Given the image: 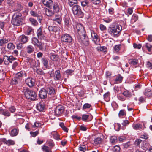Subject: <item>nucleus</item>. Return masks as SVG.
I'll use <instances>...</instances> for the list:
<instances>
[{
    "instance_id": "obj_50",
    "label": "nucleus",
    "mask_w": 152,
    "mask_h": 152,
    "mask_svg": "<svg viewBox=\"0 0 152 152\" xmlns=\"http://www.w3.org/2000/svg\"><path fill=\"white\" fill-rule=\"evenodd\" d=\"M7 48L10 50H13L15 48V46L13 43H9L7 45Z\"/></svg>"
},
{
    "instance_id": "obj_30",
    "label": "nucleus",
    "mask_w": 152,
    "mask_h": 152,
    "mask_svg": "<svg viewBox=\"0 0 152 152\" xmlns=\"http://www.w3.org/2000/svg\"><path fill=\"white\" fill-rule=\"evenodd\" d=\"M122 94L126 98H127V99H128L132 96L131 92L127 90H126L124 91Z\"/></svg>"
},
{
    "instance_id": "obj_36",
    "label": "nucleus",
    "mask_w": 152,
    "mask_h": 152,
    "mask_svg": "<svg viewBox=\"0 0 152 152\" xmlns=\"http://www.w3.org/2000/svg\"><path fill=\"white\" fill-rule=\"evenodd\" d=\"M50 58L51 60L54 61H57L59 59V56L54 54H53L51 55Z\"/></svg>"
},
{
    "instance_id": "obj_45",
    "label": "nucleus",
    "mask_w": 152,
    "mask_h": 152,
    "mask_svg": "<svg viewBox=\"0 0 152 152\" xmlns=\"http://www.w3.org/2000/svg\"><path fill=\"white\" fill-rule=\"evenodd\" d=\"M33 47L31 45H29L27 47V52L28 53H31L34 51Z\"/></svg>"
},
{
    "instance_id": "obj_22",
    "label": "nucleus",
    "mask_w": 152,
    "mask_h": 152,
    "mask_svg": "<svg viewBox=\"0 0 152 152\" xmlns=\"http://www.w3.org/2000/svg\"><path fill=\"white\" fill-rule=\"evenodd\" d=\"M28 37L27 36L23 35L19 37L18 39L20 42H21L23 43H25L28 41Z\"/></svg>"
},
{
    "instance_id": "obj_28",
    "label": "nucleus",
    "mask_w": 152,
    "mask_h": 152,
    "mask_svg": "<svg viewBox=\"0 0 152 152\" xmlns=\"http://www.w3.org/2000/svg\"><path fill=\"white\" fill-rule=\"evenodd\" d=\"M123 77L120 75L118 74L116 76L115 80V82L116 83H121L123 79Z\"/></svg>"
},
{
    "instance_id": "obj_38",
    "label": "nucleus",
    "mask_w": 152,
    "mask_h": 152,
    "mask_svg": "<svg viewBox=\"0 0 152 152\" xmlns=\"http://www.w3.org/2000/svg\"><path fill=\"white\" fill-rule=\"evenodd\" d=\"M144 95L146 96L149 97L152 96V91L149 89H146L144 92Z\"/></svg>"
},
{
    "instance_id": "obj_11",
    "label": "nucleus",
    "mask_w": 152,
    "mask_h": 152,
    "mask_svg": "<svg viewBox=\"0 0 152 152\" xmlns=\"http://www.w3.org/2000/svg\"><path fill=\"white\" fill-rule=\"evenodd\" d=\"M82 42L86 46H88L89 45V40L86 35V34H85V35H82L79 36Z\"/></svg>"
},
{
    "instance_id": "obj_52",
    "label": "nucleus",
    "mask_w": 152,
    "mask_h": 152,
    "mask_svg": "<svg viewBox=\"0 0 152 152\" xmlns=\"http://www.w3.org/2000/svg\"><path fill=\"white\" fill-rule=\"evenodd\" d=\"M30 22L34 26H36L38 24V22L37 21L32 18H30L29 19Z\"/></svg>"
},
{
    "instance_id": "obj_44",
    "label": "nucleus",
    "mask_w": 152,
    "mask_h": 152,
    "mask_svg": "<svg viewBox=\"0 0 152 152\" xmlns=\"http://www.w3.org/2000/svg\"><path fill=\"white\" fill-rule=\"evenodd\" d=\"M8 42V39H6L3 38L0 39V45L2 46L4 44Z\"/></svg>"
},
{
    "instance_id": "obj_48",
    "label": "nucleus",
    "mask_w": 152,
    "mask_h": 152,
    "mask_svg": "<svg viewBox=\"0 0 152 152\" xmlns=\"http://www.w3.org/2000/svg\"><path fill=\"white\" fill-rule=\"evenodd\" d=\"M42 149L45 152H50L51 151V149L49 147L45 145H43Z\"/></svg>"
},
{
    "instance_id": "obj_8",
    "label": "nucleus",
    "mask_w": 152,
    "mask_h": 152,
    "mask_svg": "<svg viewBox=\"0 0 152 152\" xmlns=\"http://www.w3.org/2000/svg\"><path fill=\"white\" fill-rule=\"evenodd\" d=\"M46 90L48 95V96L52 98V99H54L56 90L52 87H49L46 88Z\"/></svg>"
},
{
    "instance_id": "obj_49",
    "label": "nucleus",
    "mask_w": 152,
    "mask_h": 152,
    "mask_svg": "<svg viewBox=\"0 0 152 152\" xmlns=\"http://www.w3.org/2000/svg\"><path fill=\"white\" fill-rule=\"evenodd\" d=\"M8 109L10 113H15L16 110V108L14 106H11L9 107L8 108Z\"/></svg>"
},
{
    "instance_id": "obj_37",
    "label": "nucleus",
    "mask_w": 152,
    "mask_h": 152,
    "mask_svg": "<svg viewBox=\"0 0 152 152\" xmlns=\"http://www.w3.org/2000/svg\"><path fill=\"white\" fill-rule=\"evenodd\" d=\"M110 92H107L105 93L103 95L104 98V100L107 102L109 101L110 99Z\"/></svg>"
},
{
    "instance_id": "obj_12",
    "label": "nucleus",
    "mask_w": 152,
    "mask_h": 152,
    "mask_svg": "<svg viewBox=\"0 0 152 152\" xmlns=\"http://www.w3.org/2000/svg\"><path fill=\"white\" fill-rule=\"evenodd\" d=\"M53 78L55 81L61 80V75L59 70H57L55 71L53 74Z\"/></svg>"
},
{
    "instance_id": "obj_6",
    "label": "nucleus",
    "mask_w": 152,
    "mask_h": 152,
    "mask_svg": "<svg viewBox=\"0 0 152 152\" xmlns=\"http://www.w3.org/2000/svg\"><path fill=\"white\" fill-rule=\"evenodd\" d=\"M62 42L64 43H71L72 40L71 36L69 34H64L62 35L61 37Z\"/></svg>"
},
{
    "instance_id": "obj_29",
    "label": "nucleus",
    "mask_w": 152,
    "mask_h": 152,
    "mask_svg": "<svg viewBox=\"0 0 152 152\" xmlns=\"http://www.w3.org/2000/svg\"><path fill=\"white\" fill-rule=\"evenodd\" d=\"M145 47L149 53V54L152 53V45L148 43H146Z\"/></svg>"
},
{
    "instance_id": "obj_58",
    "label": "nucleus",
    "mask_w": 152,
    "mask_h": 152,
    "mask_svg": "<svg viewBox=\"0 0 152 152\" xmlns=\"http://www.w3.org/2000/svg\"><path fill=\"white\" fill-rule=\"evenodd\" d=\"M121 47V44H119L118 45H115L114 47V50H115L118 52L119 50H120Z\"/></svg>"
},
{
    "instance_id": "obj_51",
    "label": "nucleus",
    "mask_w": 152,
    "mask_h": 152,
    "mask_svg": "<svg viewBox=\"0 0 152 152\" xmlns=\"http://www.w3.org/2000/svg\"><path fill=\"white\" fill-rule=\"evenodd\" d=\"M87 149L86 146L84 145H80L79 148V149L80 151L83 152H85Z\"/></svg>"
},
{
    "instance_id": "obj_13",
    "label": "nucleus",
    "mask_w": 152,
    "mask_h": 152,
    "mask_svg": "<svg viewBox=\"0 0 152 152\" xmlns=\"http://www.w3.org/2000/svg\"><path fill=\"white\" fill-rule=\"evenodd\" d=\"M91 36L93 39V41L96 45H98L100 41L98 36L97 34L94 31H92L91 32Z\"/></svg>"
},
{
    "instance_id": "obj_61",
    "label": "nucleus",
    "mask_w": 152,
    "mask_h": 152,
    "mask_svg": "<svg viewBox=\"0 0 152 152\" xmlns=\"http://www.w3.org/2000/svg\"><path fill=\"white\" fill-rule=\"evenodd\" d=\"M39 133L38 131H36L35 132H30V134L31 136L33 137H35Z\"/></svg>"
},
{
    "instance_id": "obj_62",
    "label": "nucleus",
    "mask_w": 152,
    "mask_h": 152,
    "mask_svg": "<svg viewBox=\"0 0 152 152\" xmlns=\"http://www.w3.org/2000/svg\"><path fill=\"white\" fill-rule=\"evenodd\" d=\"M91 2L94 4L97 5L101 3L100 0H91Z\"/></svg>"
},
{
    "instance_id": "obj_21",
    "label": "nucleus",
    "mask_w": 152,
    "mask_h": 152,
    "mask_svg": "<svg viewBox=\"0 0 152 152\" xmlns=\"http://www.w3.org/2000/svg\"><path fill=\"white\" fill-rule=\"evenodd\" d=\"M26 76V74L25 71H21L18 72L16 75L15 77L19 79L20 81L22 78Z\"/></svg>"
},
{
    "instance_id": "obj_46",
    "label": "nucleus",
    "mask_w": 152,
    "mask_h": 152,
    "mask_svg": "<svg viewBox=\"0 0 152 152\" xmlns=\"http://www.w3.org/2000/svg\"><path fill=\"white\" fill-rule=\"evenodd\" d=\"M77 0H68V4L70 7L73 6L74 4H77Z\"/></svg>"
},
{
    "instance_id": "obj_26",
    "label": "nucleus",
    "mask_w": 152,
    "mask_h": 152,
    "mask_svg": "<svg viewBox=\"0 0 152 152\" xmlns=\"http://www.w3.org/2000/svg\"><path fill=\"white\" fill-rule=\"evenodd\" d=\"M128 62L131 65L136 66L138 63V61L135 58L130 59L129 60Z\"/></svg>"
},
{
    "instance_id": "obj_23",
    "label": "nucleus",
    "mask_w": 152,
    "mask_h": 152,
    "mask_svg": "<svg viewBox=\"0 0 152 152\" xmlns=\"http://www.w3.org/2000/svg\"><path fill=\"white\" fill-rule=\"evenodd\" d=\"M54 12H58L61 10V8L57 3H54L53 5Z\"/></svg>"
},
{
    "instance_id": "obj_2",
    "label": "nucleus",
    "mask_w": 152,
    "mask_h": 152,
    "mask_svg": "<svg viewBox=\"0 0 152 152\" xmlns=\"http://www.w3.org/2000/svg\"><path fill=\"white\" fill-rule=\"evenodd\" d=\"M122 29V26L118 24L112 26L108 29V32L114 37H117L119 35V33Z\"/></svg>"
},
{
    "instance_id": "obj_9",
    "label": "nucleus",
    "mask_w": 152,
    "mask_h": 152,
    "mask_svg": "<svg viewBox=\"0 0 152 152\" xmlns=\"http://www.w3.org/2000/svg\"><path fill=\"white\" fill-rule=\"evenodd\" d=\"M28 63L30 64L31 67L39 66L40 62L39 60L34 59L31 58H28L27 59Z\"/></svg>"
},
{
    "instance_id": "obj_3",
    "label": "nucleus",
    "mask_w": 152,
    "mask_h": 152,
    "mask_svg": "<svg viewBox=\"0 0 152 152\" xmlns=\"http://www.w3.org/2000/svg\"><path fill=\"white\" fill-rule=\"evenodd\" d=\"M22 16V14L20 13H15L12 16L11 21L12 24L16 26H19L23 20Z\"/></svg>"
},
{
    "instance_id": "obj_41",
    "label": "nucleus",
    "mask_w": 152,
    "mask_h": 152,
    "mask_svg": "<svg viewBox=\"0 0 152 152\" xmlns=\"http://www.w3.org/2000/svg\"><path fill=\"white\" fill-rule=\"evenodd\" d=\"M129 123V122L127 120H124L122 123V125H123L121 129L124 130L125 129V126H127Z\"/></svg>"
},
{
    "instance_id": "obj_35",
    "label": "nucleus",
    "mask_w": 152,
    "mask_h": 152,
    "mask_svg": "<svg viewBox=\"0 0 152 152\" xmlns=\"http://www.w3.org/2000/svg\"><path fill=\"white\" fill-rule=\"evenodd\" d=\"M19 81H20L19 79L15 76V77L11 80L10 84L12 85H15L18 84V82Z\"/></svg>"
},
{
    "instance_id": "obj_17",
    "label": "nucleus",
    "mask_w": 152,
    "mask_h": 152,
    "mask_svg": "<svg viewBox=\"0 0 152 152\" xmlns=\"http://www.w3.org/2000/svg\"><path fill=\"white\" fill-rule=\"evenodd\" d=\"M45 104L42 101L39 102L37 104V109L40 112L43 111L45 109Z\"/></svg>"
},
{
    "instance_id": "obj_47",
    "label": "nucleus",
    "mask_w": 152,
    "mask_h": 152,
    "mask_svg": "<svg viewBox=\"0 0 152 152\" xmlns=\"http://www.w3.org/2000/svg\"><path fill=\"white\" fill-rule=\"evenodd\" d=\"M142 140L140 139H136L134 142V145L136 146L140 147V143L142 142Z\"/></svg>"
},
{
    "instance_id": "obj_15",
    "label": "nucleus",
    "mask_w": 152,
    "mask_h": 152,
    "mask_svg": "<svg viewBox=\"0 0 152 152\" xmlns=\"http://www.w3.org/2000/svg\"><path fill=\"white\" fill-rule=\"evenodd\" d=\"M39 96L42 99H44L47 97V92L45 88L41 89L39 91Z\"/></svg>"
},
{
    "instance_id": "obj_63",
    "label": "nucleus",
    "mask_w": 152,
    "mask_h": 152,
    "mask_svg": "<svg viewBox=\"0 0 152 152\" xmlns=\"http://www.w3.org/2000/svg\"><path fill=\"white\" fill-rule=\"evenodd\" d=\"M33 29L31 27L28 26L27 28L26 32L27 34L28 35H29L31 34V33Z\"/></svg>"
},
{
    "instance_id": "obj_10",
    "label": "nucleus",
    "mask_w": 152,
    "mask_h": 152,
    "mask_svg": "<svg viewBox=\"0 0 152 152\" xmlns=\"http://www.w3.org/2000/svg\"><path fill=\"white\" fill-rule=\"evenodd\" d=\"M36 34L38 38L42 40L44 39L45 37V31L43 30V28L40 27L38 28Z\"/></svg>"
},
{
    "instance_id": "obj_53",
    "label": "nucleus",
    "mask_w": 152,
    "mask_h": 152,
    "mask_svg": "<svg viewBox=\"0 0 152 152\" xmlns=\"http://www.w3.org/2000/svg\"><path fill=\"white\" fill-rule=\"evenodd\" d=\"M138 19V16L135 14H133L132 17L131 21L132 23H134L136 22Z\"/></svg>"
},
{
    "instance_id": "obj_42",
    "label": "nucleus",
    "mask_w": 152,
    "mask_h": 152,
    "mask_svg": "<svg viewBox=\"0 0 152 152\" xmlns=\"http://www.w3.org/2000/svg\"><path fill=\"white\" fill-rule=\"evenodd\" d=\"M103 140L100 137H98L94 139V142L95 145H98L101 143Z\"/></svg>"
},
{
    "instance_id": "obj_7",
    "label": "nucleus",
    "mask_w": 152,
    "mask_h": 152,
    "mask_svg": "<svg viewBox=\"0 0 152 152\" xmlns=\"http://www.w3.org/2000/svg\"><path fill=\"white\" fill-rule=\"evenodd\" d=\"M75 29V30L76 29L79 36L82 35H85V34L86 33L84 27L80 23L76 24Z\"/></svg>"
},
{
    "instance_id": "obj_18",
    "label": "nucleus",
    "mask_w": 152,
    "mask_h": 152,
    "mask_svg": "<svg viewBox=\"0 0 152 152\" xmlns=\"http://www.w3.org/2000/svg\"><path fill=\"white\" fill-rule=\"evenodd\" d=\"M0 114L6 117H9L11 116V113L9 111L6 109H0Z\"/></svg>"
},
{
    "instance_id": "obj_56",
    "label": "nucleus",
    "mask_w": 152,
    "mask_h": 152,
    "mask_svg": "<svg viewBox=\"0 0 152 152\" xmlns=\"http://www.w3.org/2000/svg\"><path fill=\"white\" fill-rule=\"evenodd\" d=\"M91 106V105L90 104L86 103L83 105L82 108L83 110H85L87 109L90 108Z\"/></svg>"
},
{
    "instance_id": "obj_25",
    "label": "nucleus",
    "mask_w": 152,
    "mask_h": 152,
    "mask_svg": "<svg viewBox=\"0 0 152 152\" xmlns=\"http://www.w3.org/2000/svg\"><path fill=\"white\" fill-rule=\"evenodd\" d=\"M19 131V129L18 128H14L10 132V134L12 137H14L17 136Z\"/></svg>"
},
{
    "instance_id": "obj_5",
    "label": "nucleus",
    "mask_w": 152,
    "mask_h": 152,
    "mask_svg": "<svg viewBox=\"0 0 152 152\" xmlns=\"http://www.w3.org/2000/svg\"><path fill=\"white\" fill-rule=\"evenodd\" d=\"M64 110L65 108L63 106L59 105L54 109L53 113L54 115L57 116H59L63 115Z\"/></svg>"
},
{
    "instance_id": "obj_54",
    "label": "nucleus",
    "mask_w": 152,
    "mask_h": 152,
    "mask_svg": "<svg viewBox=\"0 0 152 152\" xmlns=\"http://www.w3.org/2000/svg\"><path fill=\"white\" fill-rule=\"evenodd\" d=\"M117 137L115 136L111 137L110 138V142L112 143H115L117 142Z\"/></svg>"
},
{
    "instance_id": "obj_19",
    "label": "nucleus",
    "mask_w": 152,
    "mask_h": 152,
    "mask_svg": "<svg viewBox=\"0 0 152 152\" xmlns=\"http://www.w3.org/2000/svg\"><path fill=\"white\" fill-rule=\"evenodd\" d=\"M42 3L45 6L50 8H52L53 4V2L52 0H43Z\"/></svg>"
},
{
    "instance_id": "obj_59",
    "label": "nucleus",
    "mask_w": 152,
    "mask_h": 152,
    "mask_svg": "<svg viewBox=\"0 0 152 152\" xmlns=\"http://www.w3.org/2000/svg\"><path fill=\"white\" fill-rule=\"evenodd\" d=\"M140 138L147 140L148 138V136L147 134L144 133L140 136Z\"/></svg>"
},
{
    "instance_id": "obj_20",
    "label": "nucleus",
    "mask_w": 152,
    "mask_h": 152,
    "mask_svg": "<svg viewBox=\"0 0 152 152\" xmlns=\"http://www.w3.org/2000/svg\"><path fill=\"white\" fill-rule=\"evenodd\" d=\"M32 43L35 46L40 48L42 46V43L39 42L38 39L36 37L33 38L32 39Z\"/></svg>"
},
{
    "instance_id": "obj_43",
    "label": "nucleus",
    "mask_w": 152,
    "mask_h": 152,
    "mask_svg": "<svg viewBox=\"0 0 152 152\" xmlns=\"http://www.w3.org/2000/svg\"><path fill=\"white\" fill-rule=\"evenodd\" d=\"M126 112L124 110H120L118 113V116L119 117L121 118L123 116H125L126 115Z\"/></svg>"
},
{
    "instance_id": "obj_4",
    "label": "nucleus",
    "mask_w": 152,
    "mask_h": 152,
    "mask_svg": "<svg viewBox=\"0 0 152 152\" xmlns=\"http://www.w3.org/2000/svg\"><path fill=\"white\" fill-rule=\"evenodd\" d=\"M72 11L75 16L80 18L83 17L84 14L80 6L77 4L74 5L72 8Z\"/></svg>"
},
{
    "instance_id": "obj_1",
    "label": "nucleus",
    "mask_w": 152,
    "mask_h": 152,
    "mask_svg": "<svg viewBox=\"0 0 152 152\" xmlns=\"http://www.w3.org/2000/svg\"><path fill=\"white\" fill-rule=\"evenodd\" d=\"M22 92L24 93L25 97L32 101L35 100L37 97L35 91L30 90L27 87H23Z\"/></svg>"
},
{
    "instance_id": "obj_64",
    "label": "nucleus",
    "mask_w": 152,
    "mask_h": 152,
    "mask_svg": "<svg viewBox=\"0 0 152 152\" xmlns=\"http://www.w3.org/2000/svg\"><path fill=\"white\" fill-rule=\"evenodd\" d=\"M142 47L140 44H137L135 43L133 44V47L134 48L140 49Z\"/></svg>"
},
{
    "instance_id": "obj_55",
    "label": "nucleus",
    "mask_w": 152,
    "mask_h": 152,
    "mask_svg": "<svg viewBox=\"0 0 152 152\" xmlns=\"http://www.w3.org/2000/svg\"><path fill=\"white\" fill-rule=\"evenodd\" d=\"M120 150V148L118 145L115 146L113 148V150L114 152H119Z\"/></svg>"
},
{
    "instance_id": "obj_24",
    "label": "nucleus",
    "mask_w": 152,
    "mask_h": 152,
    "mask_svg": "<svg viewBox=\"0 0 152 152\" xmlns=\"http://www.w3.org/2000/svg\"><path fill=\"white\" fill-rule=\"evenodd\" d=\"M149 144L146 141L144 140L142 141L141 144V148L144 150H147L149 146Z\"/></svg>"
},
{
    "instance_id": "obj_27",
    "label": "nucleus",
    "mask_w": 152,
    "mask_h": 152,
    "mask_svg": "<svg viewBox=\"0 0 152 152\" xmlns=\"http://www.w3.org/2000/svg\"><path fill=\"white\" fill-rule=\"evenodd\" d=\"M48 29L50 31L56 33L59 30V28L56 26H50L48 27Z\"/></svg>"
},
{
    "instance_id": "obj_33",
    "label": "nucleus",
    "mask_w": 152,
    "mask_h": 152,
    "mask_svg": "<svg viewBox=\"0 0 152 152\" xmlns=\"http://www.w3.org/2000/svg\"><path fill=\"white\" fill-rule=\"evenodd\" d=\"M143 126L140 124H133L132 125L133 128L135 130H140L142 129Z\"/></svg>"
},
{
    "instance_id": "obj_34",
    "label": "nucleus",
    "mask_w": 152,
    "mask_h": 152,
    "mask_svg": "<svg viewBox=\"0 0 152 152\" xmlns=\"http://www.w3.org/2000/svg\"><path fill=\"white\" fill-rule=\"evenodd\" d=\"M81 4L83 9H84L86 7H89V2L87 0H84L81 1Z\"/></svg>"
},
{
    "instance_id": "obj_14",
    "label": "nucleus",
    "mask_w": 152,
    "mask_h": 152,
    "mask_svg": "<svg viewBox=\"0 0 152 152\" xmlns=\"http://www.w3.org/2000/svg\"><path fill=\"white\" fill-rule=\"evenodd\" d=\"M0 141L9 146L14 145L15 143V141L13 140L9 139L7 140L5 138L0 139Z\"/></svg>"
},
{
    "instance_id": "obj_31",
    "label": "nucleus",
    "mask_w": 152,
    "mask_h": 152,
    "mask_svg": "<svg viewBox=\"0 0 152 152\" xmlns=\"http://www.w3.org/2000/svg\"><path fill=\"white\" fill-rule=\"evenodd\" d=\"M3 61L4 64L6 65H8L10 63H11L10 59L9 56H8L5 55L3 57Z\"/></svg>"
},
{
    "instance_id": "obj_16",
    "label": "nucleus",
    "mask_w": 152,
    "mask_h": 152,
    "mask_svg": "<svg viewBox=\"0 0 152 152\" xmlns=\"http://www.w3.org/2000/svg\"><path fill=\"white\" fill-rule=\"evenodd\" d=\"M26 83L30 87H33L35 83L34 80L31 78L28 77L25 80Z\"/></svg>"
},
{
    "instance_id": "obj_57",
    "label": "nucleus",
    "mask_w": 152,
    "mask_h": 152,
    "mask_svg": "<svg viewBox=\"0 0 152 152\" xmlns=\"http://www.w3.org/2000/svg\"><path fill=\"white\" fill-rule=\"evenodd\" d=\"M89 117V114H84L82 115V120L83 121H86L88 119Z\"/></svg>"
},
{
    "instance_id": "obj_40",
    "label": "nucleus",
    "mask_w": 152,
    "mask_h": 152,
    "mask_svg": "<svg viewBox=\"0 0 152 152\" xmlns=\"http://www.w3.org/2000/svg\"><path fill=\"white\" fill-rule=\"evenodd\" d=\"M41 61L45 66L46 67L48 66V61L46 58L43 57L41 59Z\"/></svg>"
},
{
    "instance_id": "obj_60",
    "label": "nucleus",
    "mask_w": 152,
    "mask_h": 152,
    "mask_svg": "<svg viewBox=\"0 0 152 152\" xmlns=\"http://www.w3.org/2000/svg\"><path fill=\"white\" fill-rule=\"evenodd\" d=\"M117 97L118 99L122 101H124L126 99V98L121 95H118Z\"/></svg>"
},
{
    "instance_id": "obj_39",
    "label": "nucleus",
    "mask_w": 152,
    "mask_h": 152,
    "mask_svg": "<svg viewBox=\"0 0 152 152\" xmlns=\"http://www.w3.org/2000/svg\"><path fill=\"white\" fill-rule=\"evenodd\" d=\"M65 25L67 27H69L70 22V18L69 17H66L64 19Z\"/></svg>"
},
{
    "instance_id": "obj_32",
    "label": "nucleus",
    "mask_w": 152,
    "mask_h": 152,
    "mask_svg": "<svg viewBox=\"0 0 152 152\" xmlns=\"http://www.w3.org/2000/svg\"><path fill=\"white\" fill-rule=\"evenodd\" d=\"M44 10L45 11V14L48 16H51L54 14V12L47 8H45Z\"/></svg>"
}]
</instances>
